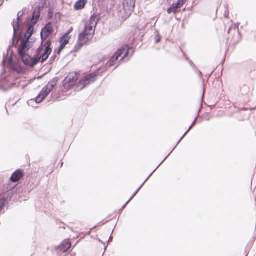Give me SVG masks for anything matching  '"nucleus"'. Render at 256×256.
<instances>
[{"label": "nucleus", "mask_w": 256, "mask_h": 256, "mask_svg": "<svg viewBox=\"0 0 256 256\" xmlns=\"http://www.w3.org/2000/svg\"><path fill=\"white\" fill-rule=\"evenodd\" d=\"M52 42L47 40L44 44L43 48L42 46H39L36 50V54L40 55L42 52L44 51V54L40 56H36L32 58L30 56L24 54L23 55H18L24 64L31 68L34 66L40 60L42 63L44 62L49 57L52 52L51 48Z\"/></svg>", "instance_id": "nucleus-1"}, {"label": "nucleus", "mask_w": 256, "mask_h": 256, "mask_svg": "<svg viewBox=\"0 0 256 256\" xmlns=\"http://www.w3.org/2000/svg\"><path fill=\"white\" fill-rule=\"evenodd\" d=\"M134 50L132 48L129 47L128 45H124L118 49L111 57L108 62V65L110 67H114V68L118 66V63L122 60H128L134 54Z\"/></svg>", "instance_id": "nucleus-2"}, {"label": "nucleus", "mask_w": 256, "mask_h": 256, "mask_svg": "<svg viewBox=\"0 0 256 256\" xmlns=\"http://www.w3.org/2000/svg\"><path fill=\"white\" fill-rule=\"evenodd\" d=\"M94 30H89L86 28L78 34V44L80 47L82 46L88 42L94 36Z\"/></svg>", "instance_id": "nucleus-3"}, {"label": "nucleus", "mask_w": 256, "mask_h": 256, "mask_svg": "<svg viewBox=\"0 0 256 256\" xmlns=\"http://www.w3.org/2000/svg\"><path fill=\"white\" fill-rule=\"evenodd\" d=\"M98 74V72H95L86 76L84 78L80 80L79 87H81V89H82L91 82H94Z\"/></svg>", "instance_id": "nucleus-4"}, {"label": "nucleus", "mask_w": 256, "mask_h": 256, "mask_svg": "<svg viewBox=\"0 0 256 256\" xmlns=\"http://www.w3.org/2000/svg\"><path fill=\"white\" fill-rule=\"evenodd\" d=\"M98 16L96 14H93L90 18L88 23L85 25L86 28H88L89 30H94L99 20Z\"/></svg>", "instance_id": "nucleus-5"}, {"label": "nucleus", "mask_w": 256, "mask_h": 256, "mask_svg": "<svg viewBox=\"0 0 256 256\" xmlns=\"http://www.w3.org/2000/svg\"><path fill=\"white\" fill-rule=\"evenodd\" d=\"M77 77L74 74H68L64 80V85L65 87H71L76 83Z\"/></svg>", "instance_id": "nucleus-6"}, {"label": "nucleus", "mask_w": 256, "mask_h": 256, "mask_svg": "<svg viewBox=\"0 0 256 256\" xmlns=\"http://www.w3.org/2000/svg\"><path fill=\"white\" fill-rule=\"evenodd\" d=\"M30 48V44L28 40L24 39L19 46L18 50V55H23L26 54V52L28 51Z\"/></svg>", "instance_id": "nucleus-7"}, {"label": "nucleus", "mask_w": 256, "mask_h": 256, "mask_svg": "<svg viewBox=\"0 0 256 256\" xmlns=\"http://www.w3.org/2000/svg\"><path fill=\"white\" fill-rule=\"evenodd\" d=\"M14 188V186H10V182H8L4 184L3 188H2V194H6V200H10L12 197L13 194L12 192V190Z\"/></svg>", "instance_id": "nucleus-8"}, {"label": "nucleus", "mask_w": 256, "mask_h": 256, "mask_svg": "<svg viewBox=\"0 0 256 256\" xmlns=\"http://www.w3.org/2000/svg\"><path fill=\"white\" fill-rule=\"evenodd\" d=\"M24 13V12H19L17 14L16 22H14L12 24L14 28L13 39H15L17 37V33L19 31L20 21V18L22 16Z\"/></svg>", "instance_id": "nucleus-9"}, {"label": "nucleus", "mask_w": 256, "mask_h": 256, "mask_svg": "<svg viewBox=\"0 0 256 256\" xmlns=\"http://www.w3.org/2000/svg\"><path fill=\"white\" fill-rule=\"evenodd\" d=\"M40 10L41 8L40 6H38L35 8L33 12L31 20V22L32 23L33 25H35L38 22L39 20Z\"/></svg>", "instance_id": "nucleus-10"}, {"label": "nucleus", "mask_w": 256, "mask_h": 256, "mask_svg": "<svg viewBox=\"0 0 256 256\" xmlns=\"http://www.w3.org/2000/svg\"><path fill=\"white\" fill-rule=\"evenodd\" d=\"M14 84H10L8 82L6 79L0 80V90L6 91L10 88L14 86Z\"/></svg>", "instance_id": "nucleus-11"}, {"label": "nucleus", "mask_w": 256, "mask_h": 256, "mask_svg": "<svg viewBox=\"0 0 256 256\" xmlns=\"http://www.w3.org/2000/svg\"><path fill=\"white\" fill-rule=\"evenodd\" d=\"M52 24L50 22L48 23L42 29L40 34H43L44 36H49L52 32Z\"/></svg>", "instance_id": "nucleus-12"}, {"label": "nucleus", "mask_w": 256, "mask_h": 256, "mask_svg": "<svg viewBox=\"0 0 256 256\" xmlns=\"http://www.w3.org/2000/svg\"><path fill=\"white\" fill-rule=\"evenodd\" d=\"M23 176V172L21 170L15 171L11 176L10 181L12 182H18Z\"/></svg>", "instance_id": "nucleus-13"}, {"label": "nucleus", "mask_w": 256, "mask_h": 256, "mask_svg": "<svg viewBox=\"0 0 256 256\" xmlns=\"http://www.w3.org/2000/svg\"><path fill=\"white\" fill-rule=\"evenodd\" d=\"M168 158V156H166L165 158L162 162L152 172V173L144 181V182L141 184V186L138 188V189L133 194L130 198L128 201V202H129L138 194L140 189L142 188L144 183L148 180L150 178V176L154 173V172L164 162V160Z\"/></svg>", "instance_id": "nucleus-14"}, {"label": "nucleus", "mask_w": 256, "mask_h": 256, "mask_svg": "<svg viewBox=\"0 0 256 256\" xmlns=\"http://www.w3.org/2000/svg\"><path fill=\"white\" fill-rule=\"evenodd\" d=\"M87 2V0H78L74 4V9L76 10H82L85 7Z\"/></svg>", "instance_id": "nucleus-15"}, {"label": "nucleus", "mask_w": 256, "mask_h": 256, "mask_svg": "<svg viewBox=\"0 0 256 256\" xmlns=\"http://www.w3.org/2000/svg\"><path fill=\"white\" fill-rule=\"evenodd\" d=\"M196 120H197V118H195V120L192 123V125L189 127L188 130L184 133V134L180 138V140L178 141V142L176 144L175 147L172 149V150L166 156L168 157L170 155V154L173 152V150H174V148H176V146L180 142V141L182 140V138L187 134L190 132V130L193 128V126H194V125L196 124Z\"/></svg>", "instance_id": "nucleus-16"}, {"label": "nucleus", "mask_w": 256, "mask_h": 256, "mask_svg": "<svg viewBox=\"0 0 256 256\" xmlns=\"http://www.w3.org/2000/svg\"><path fill=\"white\" fill-rule=\"evenodd\" d=\"M34 31V28L32 26H29L28 28L26 33L24 34V39L28 40Z\"/></svg>", "instance_id": "nucleus-17"}, {"label": "nucleus", "mask_w": 256, "mask_h": 256, "mask_svg": "<svg viewBox=\"0 0 256 256\" xmlns=\"http://www.w3.org/2000/svg\"><path fill=\"white\" fill-rule=\"evenodd\" d=\"M46 96V93H42V90L40 94L36 98V103L40 104Z\"/></svg>", "instance_id": "nucleus-18"}, {"label": "nucleus", "mask_w": 256, "mask_h": 256, "mask_svg": "<svg viewBox=\"0 0 256 256\" xmlns=\"http://www.w3.org/2000/svg\"><path fill=\"white\" fill-rule=\"evenodd\" d=\"M71 248V243L70 242H64L62 244L60 248L64 252L68 251Z\"/></svg>", "instance_id": "nucleus-19"}, {"label": "nucleus", "mask_w": 256, "mask_h": 256, "mask_svg": "<svg viewBox=\"0 0 256 256\" xmlns=\"http://www.w3.org/2000/svg\"><path fill=\"white\" fill-rule=\"evenodd\" d=\"M54 88V86L52 85L48 84L46 86H44L42 89V93H46V96H48Z\"/></svg>", "instance_id": "nucleus-20"}, {"label": "nucleus", "mask_w": 256, "mask_h": 256, "mask_svg": "<svg viewBox=\"0 0 256 256\" xmlns=\"http://www.w3.org/2000/svg\"><path fill=\"white\" fill-rule=\"evenodd\" d=\"M70 38V36H63L60 38V42H62L65 44H67Z\"/></svg>", "instance_id": "nucleus-21"}, {"label": "nucleus", "mask_w": 256, "mask_h": 256, "mask_svg": "<svg viewBox=\"0 0 256 256\" xmlns=\"http://www.w3.org/2000/svg\"><path fill=\"white\" fill-rule=\"evenodd\" d=\"M178 8H176V6L174 5V4L170 8L168 9V14H171L172 12H175Z\"/></svg>", "instance_id": "nucleus-22"}, {"label": "nucleus", "mask_w": 256, "mask_h": 256, "mask_svg": "<svg viewBox=\"0 0 256 256\" xmlns=\"http://www.w3.org/2000/svg\"><path fill=\"white\" fill-rule=\"evenodd\" d=\"M58 80V78H52V80L50 82L48 83V84L52 85V86L54 87L56 86Z\"/></svg>", "instance_id": "nucleus-23"}, {"label": "nucleus", "mask_w": 256, "mask_h": 256, "mask_svg": "<svg viewBox=\"0 0 256 256\" xmlns=\"http://www.w3.org/2000/svg\"><path fill=\"white\" fill-rule=\"evenodd\" d=\"M184 4V0H178L176 4H174V5L176 6L178 8H179L182 6Z\"/></svg>", "instance_id": "nucleus-24"}, {"label": "nucleus", "mask_w": 256, "mask_h": 256, "mask_svg": "<svg viewBox=\"0 0 256 256\" xmlns=\"http://www.w3.org/2000/svg\"><path fill=\"white\" fill-rule=\"evenodd\" d=\"M48 37V36H44V35L43 34H40V38H41V40H42V44H41V45H40V46H42L43 48H44L42 46L43 42L46 40L47 39V38Z\"/></svg>", "instance_id": "nucleus-25"}, {"label": "nucleus", "mask_w": 256, "mask_h": 256, "mask_svg": "<svg viewBox=\"0 0 256 256\" xmlns=\"http://www.w3.org/2000/svg\"><path fill=\"white\" fill-rule=\"evenodd\" d=\"M160 40H161V36H160V35L158 34L156 36V38H155L156 42V43H158L159 42H160Z\"/></svg>", "instance_id": "nucleus-26"}, {"label": "nucleus", "mask_w": 256, "mask_h": 256, "mask_svg": "<svg viewBox=\"0 0 256 256\" xmlns=\"http://www.w3.org/2000/svg\"><path fill=\"white\" fill-rule=\"evenodd\" d=\"M72 28H70L64 36H69V34L72 32Z\"/></svg>", "instance_id": "nucleus-27"}, {"label": "nucleus", "mask_w": 256, "mask_h": 256, "mask_svg": "<svg viewBox=\"0 0 256 256\" xmlns=\"http://www.w3.org/2000/svg\"><path fill=\"white\" fill-rule=\"evenodd\" d=\"M64 48L61 45H60L58 50V52H57V53L58 54H60V53L62 51V50Z\"/></svg>", "instance_id": "nucleus-28"}, {"label": "nucleus", "mask_w": 256, "mask_h": 256, "mask_svg": "<svg viewBox=\"0 0 256 256\" xmlns=\"http://www.w3.org/2000/svg\"><path fill=\"white\" fill-rule=\"evenodd\" d=\"M56 58V56H52L50 58V63H52L54 61Z\"/></svg>", "instance_id": "nucleus-29"}, {"label": "nucleus", "mask_w": 256, "mask_h": 256, "mask_svg": "<svg viewBox=\"0 0 256 256\" xmlns=\"http://www.w3.org/2000/svg\"><path fill=\"white\" fill-rule=\"evenodd\" d=\"M61 44L60 45L62 46L64 48L66 46L67 44H65L64 42H60Z\"/></svg>", "instance_id": "nucleus-30"}, {"label": "nucleus", "mask_w": 256, "mask_h": 256, "mask_svg": "<svg viewBox=\"0 0 256 256\" xmlns=\"http://www.w3.org/2000/svg\"><path fill=\"white\" fill-rule=\"evenodd\" d=\"M190 64L191 66L194 67V68L196 66L192 62H190Z\"/></svg>", "instance_id": "nucleus-31"}, {"label": "nucleus", "mask_w": 256, "mask_h": 256, "mask_svg": "<svg viewBox=\"0 0 256 256\" xmlns=\"http://www.w3.org/2000/svg\"><path fill=\"white\" fill-rule=\"evenodd\" d=\"M44 51L42 52L40 55L36 54V56H42V54H44Z\"/></svg>", "instance_id": "nucleus-32"}, {"label": "nucleus", "mask_w": 256, "mask_h": 256, "mask_svg": "<svg viewBox=\"0 0 256 256\" xmlns=\"http://www.w3.org/2000/svg\"><path fill=\"white\" fill-rule=\"evenodd\" d=\"M128 202L123 206L122 207V208H124L126 206V204H128Z\"/></svg>", "instance_id": "nucleus-33"}, {"label": "nucleus", "mask_w": 256, "mask_h": 256, "mask_svg": "<svg viewBox=\"0 0 256 256\" xmlns=\"http://www.w3.org/2000/svg\"><path fill=\"white\" fill-rule=\"evenodd\" d=\"M104 224V220H102V221L101 222H100L98 224V225H102V224Z\"/></svg>", "instance_id": "nucleus-34"}, {"label": "nucleus", "mask_w": 256, "mask_h": 256, "mask_svg": "<svg viewBox=\"0 0 256 256\" xmlns=\"http://www.w3.org/2000/svg\"><path fill=\"white\" fill-rule=\"evenodd\" d=\"M112 240V237L110 236L108 240V242H111Z\"/></svg>", "instance_id": "nucleus-35"}, {"label": "nucleus", "mask_w": 256, "mask_h": 256, "mask_svg": "<svg viewBox=\"0 0 256 256\" xmlns=\"http://www.w3.org/2000/svg\"><path fill=\"white\" fill-rule=\"evenodd\" d=\"M243 88L246 90L248 89L247 86H244Z\"/></svg>", "instance_id": "nucleus-36"}, {"label": "nucleus", "mask_w": 256, "mask_h": 256, "mask_svg": "<svg viewBox=\"0 0 256 256\" xmlns=\"http://www.w3.org/2000/svg\"><path fill=\"white\" fill-rule=\"evenodd\" d=\"M199 74H200V76H202V72H200V71L199 72Z\"/></svg>", "instance_id": "nucleus-37"}, {"label": "nucleus", "mask_w": 256, "mask_h": 256, "mask_svg": "<svg viewBox=\"0 0 256 256\" xmlns=\"http://www.w3.org/2000/svg\"><path fill=\"white\" fill-rule=\"evenodd\" d=\"M106 246H105V247H104V250H106Z\"/></svg>", "instance_id": "nucleus-38"}, {"label": "nucleus", "mask_w": 256, "mask_h": 256, "mask_svg": "<svg viewBox=\"0 0 256 256\" xmlns=\"http://www.w3.org/2000/svg\"><path fill=\"white\" fill-rule=\"evenodd\" d=\"M231 28H229V30H228V32H230V30Z\"/></svg>", "instance_id": "nucleus-39"}]
</instances>
